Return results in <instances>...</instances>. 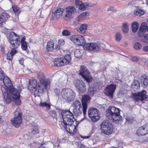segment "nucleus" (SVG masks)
Masks as SVG:
<instances>
[{
  "label": "nucleus",
  "instance_id": "f257e3e1",
  "mask_svg": "<svg viewBox=\"0 0 148 148\" xmlns=\"http://www.w3.org/2000/svg\"><path fill=\"white\" fill-rule=\"evenodd\" d=\"M38 77L40 81L38 86H37V83L35 80H30L28 89L32 93L41 94L47 89V87L50 84V82L48 79L45 78L44 74L42 72L38 73Z\"/></svg>",
  "mask_w": 148,
  "mask_h": 148
},
{
  "label": "nucleus",
  "instance_id": "f03ea898",
  "mask_svg": "<svg viewBox=\"0 0 148 148\" xmlns=\"http://www.w3.org/2000/svg\"><path fill=\"white\" fill-rule=\"evenodd\" d=\"M120 110L114 106H110L106 111V116L108 119L113 121H121L122 117L120 115Z\"/></svg>",
  "mask_w": 148,
  "mask_h": 148
},
{
  "label": "nucleus",
  "instance_id": "7ed1b4c3",
  "mask_svg": "<svg viewBox=\"0 0 148 148\" xmlns=\"http://www.w3.org/2000/svg\"><path fill=\"white\" fill-rule=\"evenodd\" d=\"M62 99L66 102H69L74 100L75 98V92L69 88H63L61 92Z\"/></svg>",
  "mask_w": 148,
  "mask_h": 148
},
{
  "label": "nucleus",
  "instance_id": "20e7f679",
  "mask_svg": "<svg viewBox=\"0 0 148 148\" xmlns=\"http://www.w3.org/2000/svg\"><path fill=\"white\" fill-rule=\"evenodd\" d=\"M78 124V123L76 121V119H74L73 122L70 123H67V124H62V122H59V124L60 128L62 127L65 128L66 130L69 133L74 134L76 132V127Z\"/></svg>",
  "mask_w": 148,
  "mask_h": 148
},
{
  "label": "nucleus",
  "instance_id": "39448f33",
  "mask_svg": "<svg viewBox=\"0 0 148 148\" xmlns=\"http://www.w3.org/2000/svg\"><path fill=\"white\" fill-rule=\"evenodd\" d=\"M105 47L104 44L97 42L87 43L84 45L83 47L86 50L96 52L100 50L103 49Z\"/></svg>",
  "mask_w": 148,
  "mask_h": 148
},
{
  "label": "nucleus",
  "instance_id": "423d86ee",
  "mask_svg": "<svg viewBox=\"0 0 148 148\" xmlns=\"http://www.w3.org/2000/svg\"><path fill=\"white\" fill-rule=\"evenodd\" d=\"M100 126L101 132L105 134L109 135L113 132V125L108 121H103L101 124Z\"/></svg>",
  "mask_w": 148,
  "mask_h": 148
},
{
  "label": "nucleus",
  "instance_id": "0eeeda50",
  "mask_svg": "<svg viewBox=\"0 0 148 148\" xmlns=\"http://www.w3.org/2000/svg\"><path fill=\"white\" fill-rule=\"evenodd\" d=\"M10 43L12 47L17 48L19 45L21 38L20 36L13 32H10L8 37Z\"/></svg>",
  "mask_w": 148,
  "mask_h": 148
},
{
  "label": "nucleus",
  "instance_id": "6e6552de",
  "mask_svg": "<svg viewBox=\"0 0 148 148\" xmlns=\"http://www.w3.org/2000/svg\"><path fill=\"white\" fill-rule=\"evenodd\" d=\"M62 124H67V123H70L73 122L74 119H75L73 116V114L70 110L63 111L61 113Z\"/></svg>",
  "mask_w": 148,
  "mask_h": 148
},
{
  "label": "nucleus",
  "instance_id": "1a4fd4ad",
  "mask_svg": "<svg viewBox=\"0 0 148 148\" xmlns=\"http://www.w3.org/2000/svg\"><path fill=\"white\" fill-rule=\"evenodd\" d=\"M19 108H17L14 112V117L11 119V121L14 125L18 127L22 122V113L20 111Z\"/></svg>",
  "mask_w": 148,
  "mask_h": 148
},
{
  "label": "nucleus",
  "instance_id": "9d476101",
  "mask_svg": "<svg viewBox=\"0 0 148 148\" xmlns=\"http://www.w3.org/2000/svg\"><path fill=\"white\" fill-rule=\"evenodd\" d=\"M88 114L89 118L92 122H97L100 119V113L96 108H90L88 110Z\"/></svg>",
  "mask_w": 148,
  "mask_h": 148
},
{
  "label": "nucleus",
  "instance_id": "9b49d317",
  "mask_svg": "<svg viewBox=\"0 0 148 148\" xmlns=\"http://www.w3.org/2000/svg\"><path fill=\"white\" fill-rule=\"evenodd\" d=\"M79 73L82 77L88 83H89L91 81L92 77L85 66H81Z\"/></svg>",
  "mask_w": 148,
  "mask_h": 148
},
{
  "label": "nucleus",
  "instance_id": "f8f14e48",
  "mask_svg": "<svg viewBox=\"0 0 148 148\" xmlns=\"http://www.w3.org/2000/svg\"><path fill=\"white\" fill-rule=\"evenodd\" d=\"M74 43L79 46L84 45L86 41L84 37L80 35H73L70 38Z\"/></svg>",
  "mask_w": 148,
  "mask_h": 148
},
{
  "label": "nucleus",
  "instance_id": "ddd939ff",
  "mask_svg": "<svg viewBox=\"0 0 148 148\" xmlns=\"http://www.w3.org/2000/svg\"><path fill=\"white\" fill-rule=\"evenodd\" d=\"M116 85L113 84L107 86L104 91L105 94L110 97H112L113 93L116 88Z\"/></svg>",
  "mask_w": 148,
  "mask_h": 148
},
{
  "label": "nucleus",
  "instance_id": "4468645a",
  "mask_svg": "<svg viewBox=\"0 0 148 148\" xmlns=\"http://www.w3.org/2000/svg\"><path fill=\"white\" fill-rule=\"evenodd\" d=\"M76 10L75 8L73 6H69L66 9L65 17L66 19H70L73 17Z\"/></svg>",
  "mask_w": 148,
  "mask_h": 148
},
{
  "label": "nucleus",
  "instance_id": "2eb2a0df",
  "mask_svg": "<svg viewBox=\"0 0 148 148\" xmlns=\"http://www.w3.org/2000/svg\"><path fill=\"white\" fill-rule=\"evenodd\" d=\"M147 92L145 90H143L140 92L138 93H134L133 94L132 97L137 101L138 100H143L146 99L147 97V95H146Z\"/></svg>",
  "mask_w": 148,
  "mask_h": 148
},
{
  "label": "nucleus",
  "instance_id": "dca6fc26",
  "mask_svg": "<svg viewBox=\"0 0 148 148\" xmlns=\"http://www.w3.org/2000/svg\"><path fill=\"white\" fill-rule=\"evenodd\" d=\"M76 89L81 93L84 92L86 90L85 83L81 80H77L75 84Z\"/></svg>",
  "mask_w": 148,
  "mask_h": 148
},
{
  "label": "nucleus",
  "instance_id": "f3484780",
  "mask_svg": "<svg viewBox=\"0 0 148 148\" xmlns=\"http://www.w3.org/2000/svg\"><path fill=\"white\" fill-rule=\"evenodd\" d=\"M1 89L4 97L5 101L7 104L9 103L11 101L12 99L10 95L9 94L8 90L4 86H1Z\"/></svg>",
  "mask_w": 148,
  "mask_h": 148
},
{
  "label": "nucleus",
  "instance_id": "a211bd4d",
  "mask_svg": "<svg viewBox=\"0 0 148 148\" xmlns=\"http://www.w3.org/2000/svg\"><path fill=\"white\" fill-rule=\"evenodd\" d=\"M90 99V97L87 95H83L82 98V104L83 113L84 115L86 114L87 107V103Z\"/></svg>",
  "mask_w": 148,
  "mask_h": 148
},
{
  "label": "nucleus",
  "instance_id": "6ab92c4d",
  "mask_svg": "<svg viewBox=\"0 0 148 148\" xmlns=\"http://www.w3.org/2000/svg\"><path fill=\"white\" fill-rule=\"evenodd\" d=\"M10 94H11V96L12 98L14 99H18L20 97V91L18 89L11 87L8 89Z\"/></svg>",
  "mask_w": 148,
  "mask_h": 148
},
{
  "label": "nucleus",
  "instance_id": "aec40b11",
  "mask_svg": "<svg viewBox=\"0 0 148 148\" xmlns=\"http://www.w3.org/2000/svg\"><path fill=\"white\" fill-rule=\"evenodd\" d=\"M0 80H3L4 84V86H2L5 87L8 90V89L12 87V82L10 79L8 77L3 76V79H0Z\"/></svg>",
  "mask_w": 148,
  "mask_h": 148
},
{
  "label": "nucleus",
  "instance_id": "412c9836",
  "mask_svg": "<svg viewBox=\"0 0 148 148\" xmlns=\"http://www.w3.org/2000/svg\"><path fill=\"white\" fill-rule=\"evenodd\" d=\"M140 82L141 86L144 88L147 87L148 85V77L145 75H141L140 77Z\"/></svg>",
  "mask_w": 148,
  "mask_h": 148
},
{
  "label": "nucleus",
  "instance_id": "4be33fe9",
  "mask_svg": "<svg viewBox=\"0 0 148 148\" xmlns=\"http://www.w3.org/2000/svg\"><path fill=\"white\" fill-rule=\"evenodd\" d=\"M53 63L54 66L58 67L66 65L63 60V58H56L53 60Z\"/></svg>",
  "mask_w": 148,
  "mask_h": 148
},
{
  "label": "nucleus",
  "instance_id": "5701e85b",
  "mask_svg": "<svg viewBox=\"0 0 148 148\" xmlns=\"http://www.w3.org/2000/svg\"><path fill=\"white\" fill-rule=\"evenodd\" d=\"M86 16V13L83 12L81 14L76 18L74 22V24L75 25H77L80 23L82 20Z\"/></svg>",
  "mask_w": 148,
  "mask_h": 148
},
{
  "label": "nucleus",
  "instance_id": "b1692460",
  "mask_svg": "<svg viewBox=\"0 0 148 148\" xmlns=\"http://www.w3.org/2000/svg\"><path fill=\"white\" fill-rule=\"evenodd\" d=\"M63 12V9L59 8L53 12L52 16H55L57 18H59L62 16Z\"/></svg>",
  "mask_w": 148,
  "mask_h": 148
},
{
  "label": "nucleus",
  "instance_id": "393cba45",
  "mask_svg": "<svg viewBox=\"0 0 148 148\" xmlns=\"http://www.w3.org/2000/svg\"><path fill=\"white\" fill-rule=\"evenodd\" d=\"M17 52V50L15 49H12L11 51L8 52L7 54V58L10 60H12L14 55Z\"/></svg>",
  "mask_w": 148,
  "mask_h": 148
},
{
  "label": "nucleus",
  "instance_id": "a878e982",
  "mask_svg": "<svg viewBox=\"0 0 148 148\" xmlns=\"http://www.w3.org/2000/svg\"><path fill=\"white\" fill-rule=\"evenodd\" d=\"M54 44L51 41H49L46 47V50L47 51H52L54 49Z\"/></svg>",
  "mask_w": 148,
  "mask_h": 148
},
{
  "label": "nucleus",
  "instance_id": "bb28decb",
  "mask_svg": "<svg viewBox=\"0 0 148 148\" xmlns=\"http://www.w3.org/2000/svg\"><path fill=\"white\" fill-rule=\"evenodd\" d=\"M76 6L79 9L84 10L87 9L88 7V4H84L81 1L77 3Z\"/></svg>",
  "mask_w": 148,
  "mask_h": 148
},
{
  "label": "nucleus",
  "instance_id": "cd10ccee",
  "mask_svg": "<svg viewBox=\"0 0 148 148\" xmlns=\"http://www.w3.org/2000/svg\"><path fill=\"white\" fill-rule=\"evenodd\" d=\"M140 86L139 82L137 80H134L133 82L131 88L134 91H136L139 89Z\"/></svg>",
  "mask_w": 148,
  "mask_h": 148
},
{
  "label": "nucleus",
  "instance_id": "c85d7f7f",
  "mask_svg": "<svg viewBox=\"0 0 148 148\" xmlns=\"http://www.w3.org/2000/svg\"><path fill=\"white\" fill-rule=\"evenodd\" d=\"M9 16L8 14L6 13H2L0 16V22H5L7 20Z\"/></svg>",
  "mask_w": 148,
  "mask_h": 148
},
{
  "label": "nucleus",
  "instance_id": "c756f323",
  "mask_svg": "<svg viewBox=\"0 0 148 148\" xmlns=\"http://www.w3.org/2000/svg\"><path fill=\"white\" fill-rule=\"evenodd\" d=\"M25 37H23L21 39V47L23 50L25 51L27 49V44L25 41Z\"/></svg>",
  "mask_w": 148,
  "mask_h": 148
},
{
  "label": "nucleus",
  "instance_id": "7c9ffc66",
  "mask_svg": "<svg viewBox=\"0 0 148 148\" xmlns=\"http://www.w3.org/2000/svg\"><path fill=\"white\" fill-rule=\"evenodd\" d=\"M136 134L138 136H142L146 134L145 131L142 126L138 128Z\"/></svg>",
  "mask_w": 148,
  "mask_h": 148
},
{
  "label": "nucleus",
  "instance_id": "2f4dec72",
  "mask_svg": "<svg viewBox=\"0 0 148 148\" xmlns=\"http://www.w3.org/2000/svg\"><path fill=\"white\" fill-rule=\"evenodd\" d=\"M128 24L126 22L123 23V24L122 29L124 33L125 34H127L129 31Z\"/></svg>",
  "mask_w": 148,
  "mask_h": 148
},
{
  "label": "nucleus",
  "instance_id": "473e14b6",
  "mask_svg": "<svg viewBox=\"0 0 148 148\" xmlns=\"http://www.w3.org/2000/svg\"><path fill=\"white\" fill-rule=\"evenodd\" d=\"M63 60L66 65L68 64H71L70 62L71 60V57L70 55H65L64 58H63Z\"/></svg>",
  "mask_w": 148,
  "mask_h": 148
},
{
  "label": "nucleus",
  "instance_id": "72a5a7b5",
  "mask_svg": "<svg viewBox=\"0 0 148 148\" xmlns=\"http://www.w3.org/2000/svg\"><path fill=\"white\" fill-rule=\"evenodd\" d=\"M12 8L14 11L15 14L16 15H17L18 16L21 12L20 8L18 7L16 5H12Z\"/></svg>",
  "mask_w": 148,
  "mask_h": 148
},
{
  "label": "nucleus",
  "instance_id": "f704fd0d",
  "mask_svg": "<svg viewBox=\"0 0 148 148\" xmlns=\"http://www.w3.org/2000/svg\"><path fill=\"white\" fill-rule=\"evenodd\" d=\"M138 27V24L136 22L133 23L132 25V31L134 32H135L137 31Z\"/></svg>",
  "mask_w": 148,
  "mask_h": 148
},
{
  "label": "nucleus",
  "instance_id": "c9c22d12",
  "mask_svg": "<svg viewBox=\"0 0 148 148\" xmlns=\"http://www.w3.org/2000/svg\"><path fill=\"white\" fill-rule=\"evenodd\" d=\"M80 108H73V112L74 114L76 116H80L82 114V111Z\"/></svg>",
  "mask_w": 148,
  "mask_h": 148
},
{
  "label": "nucleus",
  "instance_id": "e433bc0d",
  "mask_svg": "<svg viewBox=\"0 0 148 148\" xmlns=\"http://www.w3.org/2000/svg\"><path fill=\"white\" fill-rule=\"evenodd\" d=\"M73 108H81V103L79 101L76 100L73 102Z\"/></svg>",
  "mask_w": 148,
  "mask_h": 148
},
{
  "label": "nucleus",
  "instance_id": "4c0bfd02",
  "mask_svg": "<svg viewBox=\"0 0 148 148\" xmlns=\"http://www.w3.org/2000/svg\"><path fill=\"white\" fill-rule=\"evenodd\" d=\"M39 105L42 107H45L47 110H49L51 106L49 103L46 102H40Z\"/></svg>",
  "mask_w": 148,
  "mask_h": 148
},
{
  "label": "nucleus",
  "instance_id": "58836bf2",
  "mask_svg": "<svg viewBox=\"0 0 148 148\" xmlns=\"http://www.w3.org/2000/svg\"><path fill=\"white\" fill-rule=\"evenodd\" d=\"M144 13V12L142 10L139 9H137L134 11V14L136 15L140 16L143 15Z\"/></svg>",
  "mask_w": 148,
  "mask_h": 148
},
{
  "label": "nucleus",
  "instance_id": "ea45409f",
  "mask_svg": "<svg viewBox=\"0 0 148 148\" xmlns=\"http://www.w3.org/2000/svg\"><path fill=\"white\" fill-rule=\"evenodd\" d=\"M82 53H81L79 49H77L75 51L74 55L75 57L79 58L82 56Z\"/></svg>",
  "mask_w": 148,
  "mask_h": 148
},
{
  "label": "nucleus",
  "instance_id": "a19ab883",
  "mask_svg": "<svg viewBox=\"0 0 148 148\" xmlns=\"http://www.w3.org/2000/svg\"><path fill=\"white\" fill-rule=\"evenodd\" d=\"M87 29V26L86 24H82L80 27L79 29L81 32L84 33Z\"/></svg>",
  "mask_w": 148,
  "mask_h": 148
},
{
  "label": "nucleus",
  "instance_id": "79ce46f5",
  "mask_svg": "<svg viewBox=\"0 0 148 148\" xmlns=\"http://www.w3.org/2000/svg\"><path fill=\"white\" fill-rule=\"evenodd\" d=\"M115 37L116 40L117 42L119 41L122 38L121 34L119 32H117L116 33Z\"/></svg>",
  "mask_w": 148,
  "mask_h": 148
},
{
  "label": "nucleus",
  "instance_id": "37998d69",
  "mask_svg": "<svg viewBox=\"0 0 148 148\" xmlns=\"http://www.w3.org/2000/svg\"><path fill=\"white\" fill-rule=\"evenodd\" d=\"M39 132L38 129L36 127H34L32 129L31 133L33 135H37Z\"/></svg>",
  "mask_w": 148,
  "mask_h": 148
},
{
  "label": "nucleus",
  "instance_id": "c03bdc74",
  "mask_svg": "<svg viewBox=\"0 0 148 148\" xmlns=\"http://www.w3.org/2000/svg\"><path fill=\"white\" fill-rule=\"evenodd\" d=\"M140 29L145 32L148 31V26L145 25V23H143L140 26Z\"/></svg>",
  "mask_w": 148,
  "mask_h": 148
},
{
  "label": "nucleus",
  "instance_id": "a18cd8bd",
  "mask_svg": "<svg viewBox=\"0 0 148 148\" xmlns=\"http://www.w3.org/2000/svg\"><path fill=\"white\" fill-rule=\"evenodd\" d=\"M134 48L136 50H139L141 49V45L139 43L136 42L134 44Z\"/></svg>",
  "mask_w": 148,
  "mask_h": 148
},
{
  "label": "nucleus",
  "instance_id": "49530a36",
  "mask_svg": "<svg viewBox=\"0 0 148 148\" xmlns=\"http://www.w3.org/2000/svg\"><path fill=\"white\" fill-rule=\"evenodd\" d=\"M95 90L92 87H89L88 90V94L91 96L93 95L94 93Z\"/></svg>",
  "mask_w": 148,
  "mask_h": 148
},
{
  "label": "nucleus",
  "instance_id": "de8ad7c7",
  "mask_svg": "<svg viewBox=\"0 0 148 148\" xmlns=\"http://www.w3.org/2000/svg\"><path fill=\"white\" fill-rule=\"evenodd\" d=\"M126 121L130 123H132L134 121V119L131 116H128L126 118Z\"/></svg>",
  "mask_w": 148,
  "mask_h": 148
},
{
  "label": "nucleus",
  "instance_id": "09e8293b",
  "mask_svg": "<svg viewBox=\"0 0 148 148\" xmlns=\"http://www.w3.org/2000/svg\"><path fill=\"white\" fill-rule=\"evenodd\" d=\"M145 131L146 134L148 133V123H146L142 126Z\"/></svg>",
  "mask_w": 148,
  "mask_h": 148
},
{
  "label": "nucleus",
  "instance_id": "8fccbe9b",
  "mask_svg": "<svg viewBox=\"0 0 148 148\" xmlns=\"http://www.w3.org/2000/svg\"><path fill=\"white\" fill-rule=\"evenodd\" d=\"M62 35L64 36H67L70 34V32L67 30H64L62 32Z\"/></svg>",
  "mask_w": 148,
  "mask_h": 148
},
{
  "label": "nucleus",
  "instance_id": "3c124183",
  "mask_svg": "<svg viewBox=\"0 0 148 148\" xmlns=\"http://www.w3.org/2000/svg\"><path fill=\"white\" fill-rule=\"evenodd\" d=\"M50 114L51 116L54 119H56V118L57 115L56 112L55 110H52L51 111Z\"/></svg>",
  "mask_w": 148,
  "mask_h": 148
},
{
  "label": "nucleus",
  "instance_id": "603ef678",
  "mask_svg": "<svg viewBox=\"0 0 148 148\" xmlns=\"http://www.w3.org/2000/svg\"><path fill=\"white\" fill-rule=\"evenodd\" d=\"M145 32L141 30L140 29V30L138 32V35L142 37L145 34Z\"/></svg>",
  "mask_w": 148,
  "mask_h": 148
},
{
  "label": "nucleus",
  "instance_id": "864d4df0",
  "mask_svg": "<svg viewBox=\"0 0 148 148\" xmlns=\"http://www.w3.org/2000/svg\"><path fill=\"white\" fill-rule=\"evenodd\" d=\"M54 92L56 95H58L60 93V91L59 89L57 88H55L54 89Z\"/></svg>",
  "mask_w": 148,
  "mask_h": 148
},
{
  "label": "nucleus",
  "instance_id": "5fc2aeb1",
  "mask_svg": "<svg viewBox=\"0 0 148 148\" xmlns=\"http://www.w3.org/2000/svg\"><path fill=\"white\" fill-rule=\"evenodd\" d=\"M3 72L0 68V79H3Z\"/></svg>",
  "mask_w": 148,
  "mask_h": 148
},
{
  "label": "nucleus",
  "instance_id": "6e6d98bb",
  "mask_svg": "<svg viewBox=\"0 0 148 148\" xmlns=\"http://www.w3.org/2000/svg\"><path fill=\"white\" fill-rule=\"evenodd\" d=\"M60 49V46L59 45H55V48L53 50H54V51L55 52L58 50Z\"/></svg>",
  "mask_w": 148,
  "mask_h": 148
},
{
  "label": "nucleus",
  "instance_id": "4d7b16f0",
  "mask_svg": "<svg viewBox=\"0 0 148 148\" xmlns=\"http://www.w3.org/2000/svg\"><path fill=\"white\" fill-rule=\"evenodd\" d=\"M17 99V100H16L15 101V103L18 105L20 104L21 103V100L20 99Z\"/></svg>",
  "mask_w": 148,
  "mask_h": 148
},
{
  "label": "nucleus",
  "instance_id": "13d9d810",
  "mask_svg": "<svg viewBox=\"0 0 148 148\" xmlns=\"http://www.w3.org/2000/svg\"><path fill=\"white\" fill-rule=\"evenodd\" d=\"M114 10V7H110L108 8L107 10L108 11H112Z\"/></svg>",
  "mask_w": 148,
  "mask_h": 148
},
{
  "label": "nucleus",
  "instance_id": "bf43d9fd",
  "mask_svg": "<svg viewBox=\"0 0 148 148\" xmlns=\"http://www.w3.org/2000/svg\"><path fill=\"white\" fill-rule=\"evenodd\" d=\"M143 50L144 51H148V46H145L143 48Z\"/></svg>",
  "mask_w": 148,
  "mask_h": 148
},
{
  "label": "nucleus",
  "instance_id": "052dcab7",
  "mask_svg": "<svg viewBox=\"0 0 148 148\" xmlns=\"http://www.w3.org/2000/svg\"><path fill=\"white\" fill-rule=\"evenodd\" d=\"M132 60L133 61H136L138 60V58L136 57H134L132 58Z\"/></svg>",
  "mask_w": 148,
  "mask_h": 148
},
{
  "label": "nucleus",
  "instance_id": "680f3d73",
  "mask_svg": "<svg viewBox=\"0 0 148 148\" xmlns=\"http://www.w3.org/2000/svg\"><path fill=\"white\" fill-rule=\"evenodd\" d=\"M19 62L21 65H23L24 63V61L23 59H21L19 60Z\"/></svg>",
  "mask_w": 148,
  "mask_h": 148
},
{
  "label": "nucleus",
  "instance_id": "e2e57ef3",
  "mask_svg": "<svg viewBox=\"0 0 148 148\" xmlns=\"http://www.w3.org/2000/svg\"><path fill=\"white\" fill-rule=\"evenodd\" d=\"M144 38L145 39L148 40V34H146L144 36Z\"/></svg>",
  "mask_w": 148,
  "mask_h": 148
},
{
  "label": "nucleus",
  "instance_id": "0e129e2a",
  "mask_svg": "<svg viewBox=\"0 0 148 148\" xmlns=\"http://www.w3.org/2000/svg\"><path fill=\"white\" fill-rule=\"evenodd\" d=\"M145 65L148 66V60L146 61L145 62Z\"/></svg>",
  "mask_w": 148,
  "mask_h": 148
},
{
  "label": "nucleus",
  "instance_id": "69168bd1",
  "mask_svg": "<svg viewBox=\"0 0 148 148\" xmlns=\"http://www.w3.org/2000/svg\"><path fill=\"white\" fill-rule=\"evenodd\" d=\"M89 136H87L83 137V138L84 139L88 138H89Z\"/></svg>",
  "mask_w": 148,
  "mask_h": 148
},
{
  "label": "nucleus",
  "instance_id": "338daca9",
  "mask_svg": "<svg viewBox=\"0 0 148 148\" xmlns=\"http://www.w3.org/2000/svg\"><path fill=\"white\" fill-rule=\"evenodd\" d=\"M75 3H76V5H77V2L79 3V2H80V1H79V0H75Z\"/></svg>",
  "mask_w": 148,
  "mask_h": 148
},
{
  "label": "nucleus",
  "instance_id": "774afa93",
  "mask_svg": "<svg viewBox=\"0 0 148 148\" xmlns=\"http://www.w3.org/2000/svg\"><path fill=\"white\" fill-rule=\"evenodd\" d=\"M2 117L0 116V123L2 121Z\"/></svg>",
  "mask_w": 148,
  "mask_h": 148
}]
</instances>
